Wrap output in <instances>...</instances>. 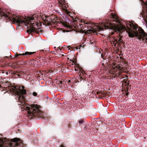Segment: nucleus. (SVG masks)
Returning a JSON list of instances; mask_svg holds the SVG:
<instances>
[{"label":"nucleus","instance_id":"obj_5","mask_svg":"<svg viewBox=\"0 0 147 147\" xmlns=\"http://www.w3.org/2000/svg\"><path fill=\"white\" fill-rule=\"evenodd\" d=\"M35 53V52H29L27 51L25 52L24 53H23L22 54H17L16 55V57H17L19 55H26L27 56L29 55H31Z\"/></svg>","mask_w":147,"mask_h":147},{"label":"nucleus","instance_id":"obj_10","mask_svg":"<svg viewBox=\"0 0 147 147\" xmlns=\"http://www.w3.org/2000/svg\"><path fill=\"white\" fill-rule=\"evenodd\" d=\"M83 120H80L79 121V123H80V124H82L83 123Z\"/></svg>","mask_w":147,"mask_h":147},{"label":"nucleus","instance_id":"obj_4","mask_svg":"<svg viewBox=\"0 0 147 147\" xmlns=\"http://www.w3.org/2000/svg\"><path fill=\"white\" fill-rule=\"evenodd\" d=\"M5 142H0V147H7L8 146L10 147H16L19 145L18 142H20V139L15 138L11 140V141L9 140H5Z\"/></svg>","mask_w":147,"mask_h":147},{"label":"nucleus","instance_id":"obj_13","mask_svg":"<svg viewBox=\"0 0 147 147\" xmlns=\"http://www.w3.org/2000/svg\"><path fill=\"white\" fill-rule=\"evenodd\" d=\"M113 45L115 47V45H116V43H115L114 42H113Z\"/></svg>","mask_w":147,"mask_h":147},{"label":"nucleus","instance_id":"obj_19","mask_svg":"<svg viewBox=\"0 0 147 147\" xmlns=\"http://www.w3.org/2000/svg\"><path fill=\"white\" fill-rule=\"evenodd\" d=\"M101 57H102V58H103V55H102H102H101Z\"/></svg>","mask_w":147,"mask_h":147},{"label":"nucleus","instance_id":"obj_12","mask_svg":"<svg viewBox=\"0 0 147 147\" xmlns=\"http://www.w3.org/2000/svg\"><path fill=\"white\" fill-rule=\"evenodd\" d=\"M90 43L91 44H92V43H93V42H94V41L93 40H90Z\"/></svg>","mask_w":147,"mask_h":147},{"label":"nucleus","instance_id":"obj_6","mask_svg":"<svg viewBox=\"0 0 147 147\" xmlns=\"http://www.w3.org/2000/svg\"><path fill=\"white\" fill-rule=\"evenodd\" d=\"M58 1L59 3L62 6V7L63 10L65 11H66L67 10L66 7H65V6L64 5L65 3V1L64 0H61V1H60L59 0H58Z\"/></svg>","mask_w":147,"mask_h":147},{"label":"nucleus","instance_id":"obj_2","mask_svg":"<svg viewBox=\"0 0 147 147\" xmlns=\"http://www.w3.org/2000/svg\"><path fill=\"white\" fill-rule=\"evenodd\" d=\"M126 25L127 29L125 26L121 24L119 25H116L113 24L109 22V20L106 21V22H103L102 24L98 25V28L100 30H103L105 28L106 29L108 28L112 29L116 32L120 33V37H118L115 40L117 43L121 42V33L124 30L128 33L129 37L134 38L136 36L138 37L139 39H145L147 40V34L144 32V30L140 27L136 25H134L129 22H127L125 23Z\"/></svg>","mask_w":147,"mask_h":147},{"label":"nucleus","instance_id":"obj_16","mask_svg":"<svg viewBox=\"0 0 147 147\" xmlns=\"http://www.w3.org/2000/svg\"><path fill=\"white\" fill-rule=\"evenodd\" d=\"M71 82V80H69L68 82V83H69Z\"/></svg>","mask_w":147,"mask_h":147},{"label":"nucleus","instance_id":"obj_3","mask_svg":"<svg viewBox=\"0 0 147 147\" xmlns=\"http://www.w3.org/2000/svg\"><path fill=\"white\" fill-rule=\"evenodd\" d=\"M5 18L7 22H10L13 23H16L19 26L24 25L27 26L28 29L27 31L28 32H37V30L36 26H37V23L35 22L34 15L32 17H27L25 18L15 15L12 13H9L8 14H5Z\"/></svg>","mask_w":147,"mask_h":147},{"label":"nucleus","instance_id":"obj_23","mask_svg":"<svg viewBox=\"0 0 147 147\" xmlns=\"http://www.w3.org/2000/svg\"><path fill=\"white\" fill-rule=\"evenodd\" d=\"M80 27H81V28H82V27H81V26H80Z\"/></svg>","mask_w":147,"mask_h":147},{"label":"nucleus","instance_id":"obj_17","mask_svg":"<svg viewBox=\"0 0 147 147\" xmlns=\"http://www.w3.org/2000/svg\"><path fill=\"white\" fill-rule=\"evenodd\" d=\"M92 30H90L89 32H90V33H91V32H92Z\"/></svg>","mask_w":147,"mask_h":147},{"label":"nucleus","instance_id":"obj_11","mask_svg":"<svg viewBox=\"0 0 147 147\" xmlns=\"http://www.w3.org/2000/svg\"><path fill=\"white\" fill-rule=\"evenodd\" d=\"M33 95L34 96H36L37 95V93L35 92H34L33 93Z\"/></svg>","mask_w":147,"mask_h":147},{"label":"nucleus","instance_id":"obj_21","mask_svg":"<svg viewBox=\"0 0 147 147\" xmlns=\"http://www.w3.org/2000/svg\"><path fill=\"white\" fill-rule=\"evenodd\" d=\"M72 80H74V81H76L74 79H73Z\"/></svg>","mask_w":147,"mask_h":147},{"label":"nucleus","instance_id":"obj_8","mask_svg":"<svg viewBox=\"0 0 147 147\" xmlns=\"http://www.w3.org/2000/svg\"><path fill=\"white\" fill-rule=\"evenodd\" d=\"M146 13L145 12L144 13H143L142 16L143 17H144L145 18H146V19H147L146 20H147V11H146Z\"/></svg>","mask_w":147,"mask_h":147},{"label":"nucleus","instance_id":"obj_20","mask_svg":"<svg viewBox=\"0 0 147 147\" xmlns=\"http://www.w3.org/2000/svg\"><path fill=\"white\" fill-rule=\"evenodd\" d=\"M1 9H0V14L1 13Z\"/></svg>","mask_w":147,"mask_h":147},{"label":"nucleus","instance_id":"obj_9","mask_svg":"<svg viewBox=\"0 0 147 147\" xmlns=\"http://www.w3.org/2000/svg\"><path fill=\"white\" fill-rule=\"evenodd\" d=\"M81 22L82 23H84V24H86L88 25V24H89V23L88 22H86V21H85L84 20H82Z\"/></svg>","mask_w":147,"mask_h":147},{"label":"nucleus","instance_id":"obj_22","mask_svg":"<svg viewBox=\"0 0 147 147\" xmlns=\"http://www.w3.org/2000/svg\"><path fill=\"white\" fill-rule=\"evenodd\" d=\"M80 27H81V28H82V27H81V26H80Z\"/></svg>","mask_w":147,"mask_h":147},{"label":"nucleus","instance_id":"obj_15","mask_svg":"<svg viewBox=\"0 0 147 147\" xmlns=\"http://www.w3.org/2000/svg\"><path fill=\"white\" fill-rule=\"evenodd\" d=\"M64 145L63 144V145H61L60 147H64Z\"/></svg>","mask_w":147,"mask_h":147},{"label":"nucleus","instance_id":"obj_18","mask_svg":"<svg viewBox=\"0 0 147 147\" xmlns=\"http://www.w3.org/2000/svg\"><path fill=\"white\" fill-rule=\"evenodd\" d=\"M114 33V32H111V35H113Z\"/></svg>","mask_w":147,"mask_h":147},{"label":"nucleus","instance_id":"obj_7","mask_svg":"<svg viewBox=\"0 0 147 147\" xmlns=\"http://www.w3.org/2000/svg\"><path fill=\"white\" fill-rule=\"evenodd\" d=\"M111 14V16L116 21H118V17L115 14H113L112 13Z\"/></svg>","mask_w":147,"mask_h":147},{"label":"nucleus","instance_id":"obj_14","mask_svg":"<svg viewBox=\"0 0 147 147\" xmlns=\"http://www.w3.org/2000/svg\"><path fill=\"white\" fill-rule=\"evenodd\" d=\"M71 61L72 62V63H74V64H75V61L71 60Z\"/></svg>","mask_w":147,"mask_h":147},{"label":"nucleus","instance_id":"obj_1","mask_svg":"<svg viewBox=\"0 0 147 147\" xmlns=\"http://www.w3.org/2000/svg\"><path fill=\"white\" fill-rule=\"evenodd\" d=\"M3 86L0 85V90H7L6 92L11 93L16 95L15 99L17 100L18 104L23 111H27V114L32 117L33 116L42 117V112L40 110V107L36 104H32L30 105L26 103V100L25 95L26 94L25 90H21L19 89L18 87L11 85L8 82L3 84Z\"/></svg>","mask_w":147,"mask_h":147}]
</instances>
